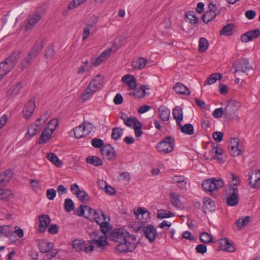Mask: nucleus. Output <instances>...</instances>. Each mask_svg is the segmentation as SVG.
Instances as JSON below:
<instances>
[{"mask_svg": "<svg viewBox=\"0 0 260 260\" xmlns=\"http://www.w3.org/2000/svg\"><path fill=\"white\" fill-rule=\"evenodd\" d=\"M11 195L9 191L0 188V200L8 201L10 199Z\"/></svg>", "mask_w": 260, "mask_h": 260, "instance_id": "6e6d98bb", "label": "nucleus"}, {"mask_svg": "<svg viewBox=\"0 0 260 260\" xmlns=\"http://www.w3.org/2000/svg\"><path fill=\"white\" fill-rule=\"evenodd\" d=\"M91 143L92 146L95 148H103L104 145V143L103 140L98 138H94L91 141Z\"/></svg>", "mask_w": 260, "mask_h": 260, "instance_id": "8fccbe9b", "label": "nucleus"}, {"mask_svg": "<svg viewBox=\"0 0 260 260\" xmlns=\"http://www.w3.org/2000/svg\"><path fill=\"white\" fill-rule=\"evenodd\" d=\"M64 210L68 212L73 211L74 209V203L70 198H67L64 201Z\"/></svg>", "mask_w": 260, "mask_h": 260, "instance_id": "09e8293b", "label": "nucleus"}, {"mask_svg": "<svg viewBox=\"0 0 260 260\" xmlns=\"http://www.w3.org/2000/svg\"><path fill=\"white\" fill-rule=\"evenodd\" d=\"M203 203L204 213H207V210H208V212H212L215 210V204L211 199L208 198H204Z\"/></svg>", "mask_w": 260, "mask_h": 260, "instance_id": "5701e85b", "label": "nucleus"}, {"mask_svg": "<svg viewBox=\"0 0 260 260\" xmlns=\"http://www.w3.org/2000/svg\"><path fill=\"white\" fill-rule=\"evenodd\" d=\"M170 202L172 205L176 208H180L182 206L179 200V196L175 192L171 193Z\"/></svg>", "mask_w": 260, "mask_h": 260, "instance_id": "72a5a7b5", "label": "nucleus"}, {"mask_svg": "<svg viewBox=\"0 0 260 260\" xmlns=\"http://www.w3.org/2000/svg\"><path fill=\"white\" fill-rule=\"evenodd\" d=\"M72 245L73 248L77 251L84 250L86 253L91 252V251L89 250L88 241L85 242L82 240H75L73 241Z\"/></svg>", "mask_w": 260, "mask_h": 260, "instance_id": "f3484780", "label": "nucleus"}, {"mask_svg": "<svg viewBox=\"0 0 260 260\" xmlns=\"http://www.w3.org/2000/svg\"><path fill=\"white\" fill-rule=\"evenodd\" d=\"M146 93V86L142 85L140 86V88L135 90L133 92H130L129 94L136 98H141L144 97Z\"/></svg>", "mask_w": 260, "mask_h": 260, "instance_id": "7c9ffc66", "label": "nucleus"}, {"mask_svg": "<svg viewBox=\"0 0 260 260\" xmlns=\"http://www.w3.org/2000/svg\"><path fill=\"white\" fill-rule=\"evenodd\" d=\"M216 16V13H212L211 11H207L202 16V19L204 23H207L213 20Z\"/></svg>", "mask_w": 260, "mask_h": 260, "instance_id": "49530a36", "label": "nucleus"}, {"mask_svg": "<svg viewBox=\"0 0 260 260\" xmlns=\"http://www.w3.org/2000/svg\"><path fill=\"white\" fill-rule=\"evenodd\" d=\"M39 220L38 230L40 233H44L51 222L50 218L48 215L42 214L39 216Z\"/></svg>", "mask_w": 260, "mask_h": 260, "instance_id": "f8f14e48", "label": "nucleus"}, {"mask_svg": "<svg viewBox=\"0 0 260 260\" xmlns=\"http://www.w3.org/2000/svg\"><path fill=\"white\" fill-rule=\"evenodd\" d=\"M250 221V218L249 216H246L244 217H241L239 218L236 221V224L239 228V230H241L243 227L247 225Z\"/></svg>", "mask_w": 260, "mask_h": 260, "instance_id": "79ce46f5", "label": "nucleus"}, {"mask_svg": "<svg viewBox=\"0 0 260 260\" xmlns=\"http://www.w3.org/2000/svg\"><path fill=\"white\" fill-rule=\"evenodd\" d=\"M230 152L233 156H237L241 153V150L239 148V146H231Z\"/></svg>", "mask_w": 260, "mask_h": 260, "instance_id": "052dcab7", "label": "nucleus"}, {"mask_svg": "<svg viewBox=\"0 0 260 260\" xmlns=\"http://www.w3.org/2000/svg\"><path fill=\"white\" fill-rule=\"evenodd\" d=\"M173 89L176 92L181 94L189 95L190 94V91L188 88L181 83H176Z\"/></svg>", "mask_w": 260, "mask_h": 260, "instance_id": "a878e982", "label": "nucleus"}, {"mask_svg": "<svg viewBox=\"0 0 260 260\" xmlns=\"http://www.w3.org/2000/svg\"><path fill=\"white\" fill-rule=\"evenodd\" d=\"M217 146H218L217 144H216V146H215V144H212V147H213L212 151H213L214 149H215V155L213 156V158L214 159H217L220 160L221 159L219 157V156H217V155H220L222 154L223 150L221 148H218Z\"/></svg>", "mask_w": 260, "mask_h": 260, "instance_id": "e2e57ef3", "label": "nucleus"}, {"mask_svg": "<svg viewBox=\"0 0 260 260\" xmlns=\"http://www.w3.org/2000/svg\"><path fill=\"white\" fill-rule=\"evenodd\" d=\"M209 47V43L205 38H201L199 40V50L200 52H204Z\"/></svg>", "mask_w": 260, "mask_h": 260, "instance_id": "c03bdc74", "label": "nucleus"}, {"mask_svg": "<svg viewBox=\"0 0 260 260\" xmlns=\"http://www.w3.org/2000/svg\"><path fill=\"white\" fill-rule=\"evenodd\" d=\"M47 158L52 164L57 167H60L62 165V162L58 157L53 153H48Z\"/></svg>", "mask_w": 260, "mask_h": 260, "instance_id": "a19ab883", "label": "nucleus"}, {"mask_svg": "<svg viewBox=\"0 0 260 260\" xmlns=\"http://www.w3.org/2000/svg\"><path fill=\"white\" fill-rule=\"evenodd\" d=\"M226 204L230 206H236L239 201L238 187L230 185L226 190Z\"/></svg>", "mask_w": 260, "mask_h": 260, "instance_id": "0eeeda50", "label": "nucleus"}, {"mask_svg": "<svg viewBox=\"0 0 260 260\" xmlns=\"http://www.w3.org/2000/svg\"><path fill=\"white\" fill-rule=\"evenodd\" d=\"M123 130L120 127H115L112 129L111 137L115 140H119L123 135Z\"/></svg>", "mask_w": 260, "mask_h": 260, "instance_id": "37998d69", "label": "nucleus"}, {"mask_svg": "<svg viewBox=\"0 0 260 260\" xmlns=\"http://www.w3.org/2000/svg\"><path fill=\"white\" fill-rule=\"evenodd\" d=\"M25 26L26 30L31 29L38 23L41 18V15L38 11H36L31 16H29Z\"/></svg>", "mask_w": 260, "mask_h": 260, "instance_id": "a211bd4d", "label": "nucleus"}, {"mask_svg": "<svg viewBox=\"0 0 260 260\" xmlns=\"http://www.w3.org/2000/svg\"><path fill=\"white\" fill-rule=\"evenodd\" d=\"M223 114L224 115V109L223 110L222 108L216 109L212 114L214 117L216 118H221Z\"/></svg>", "mask_w": 260, "mask_h": 260, "instance_id": "338daca9", "label": "nucleus"}, {"mask_svg": "<svg viewBox=\"0 0 260 260\" xmlns=\"http://www.w3.org/2000/svg\"><path fill=\"white\" fill-rule=\"evenodd\" d=\"M40 132V129L37 128V125L31 124L27 128V131L25 134V137H29V138H31Z\"/></svg>", "mask_w": 260, "mask_h": 260, "instance_id": "4c0bfd02", "label": "nucleus"}, {"mask_svg": "<svg viewBox=\"0 0 260 260\" xmlns=\"http://www.w3.org/2000/svg\"><path fill=\"white\" fill-rule=\"evenodd\" d=\"M103 77L101 75H98L92 79L88 86L91 89L92 92H96L103 86Z\"/></svg>", "mask_w": 260, "mask_h": 260, "instance_id": "ddd939ff", "label": "nucleus"}, {"mask_svg": "<svg viewBox=\"0 0 260 260\" xmlns=\"http://www.w3.org/2000/svg\"><path fill=\"white\" fill-rule=\"evenodd\" d=\"M38 246L41 253H46L50 251L53 249L54 244L45 239H42L39 240Z\"/></svg>", "mask_w": 260, "mask_h": 260, "instance_id": "2eb2a0df", "label": "nucleus"}, {"mask_svg": "<svg viewBox=\"0 0 260 260\" xmlns=\"http://www.w3.org/2000/svg\"><path fill=\"white\" fill-rule=\"evenodd\" d=\"M22 88L21 83L18 82L15 86H12L7 91L6 95L8 97L15 96L20 91Z\"/></svg>", "mask_w": 260, "mask_h": 260, "instance_id": "cd10ccee", "label": "nucleus"}, {"mask_svg": "<svg viewBox=\"0 0 260 260\" xmlns=\"http://www.w3.org/2000/svg\"><path fill=\"white\" fill-rule=\"evenodd\" d=\"M95 92H92V90L88 86L85 89L83 94L82 95V99L83 101H86L89 98L91 97Z\"/></svg>", "mask_w": 260, "mask_h": 260, "instance_id": "bf43d9fd", "label": "nucleus"}, {"mask_svg": "<svg viewBox=\"0 0 260 260\" xmlns=\"http://www.w3.org/2000/svg\"><path fill=\"white\" fill-rule=\"evenodd\" d=\"M13 172L12 170H7L0 174V185L4 186L9 182L13 176Z\"/></svg>", "mask_w": 260, "mask_h": 260, "instance_id": "412c9836", "label": "nucleus"}, {"mask_svg": "<svg viewBox=\"0 0 260 260\" xmlns=\"http://www.w3.org/2000/svg\"><path fill=\"white\" fill-rule=\"evenodd\" d=\"M133 128L135 130V136L137 138H139L141 136L142 134V124L140 122H139L136 125H134Z\"/></svg>", "mask_w": 260, "mask_h": 260, "instance_id": "0e129e2a", "label": "nucleus"}, {"mask_svg": "<svg viewBox=\"0 0 260 260\" xmlns=\"http://www.w3.org/2000/svg\"><path fill=\"white\" fill-rule=\"evenodd\" d=\"M55 54V50L53 48V44H49L47 47L45 51V56L46 58H48L53 56Z\"/></svg>", "mask_w": 260, "mask_h": 260, "instance_id": "4d7b16f0", "label": "nucleus"}, {"mask_svg": "<svg viewBox=\"0 0 260 260\" xmlns=\"http://www.w3.org/2000/svg\"><path fill=\"white\" fill-rule=\"evenodd\" d=\"M13 234V231L10 225H4L0 226V237H11Z\"/></svg>", "mask_w": 260, "mask_h": 260, "instance_id": "c85d7f7f", "label": "nucleus"}, {"mask_svg": "<svg viewBox=\"0 0 260 260\" xmlns=\"http://www.w3.org/2000/svg\"><path fill=\"white\" fill-rule=\"evenodd\" d=\"M137 232H143L145 237L150 243L153 242L157 235L155 227L152 224H147L146 226H140L136 230Z\"/></svg>", "mask_w": 260, "mask_h": 260, "instance_id": "39448f33", "label": "nucleus"}, {"mask_svg": "<svg viewBox=\"0 0 260 260\" xmlns=\"http://www.w3.org/2000/svg\"><path fill=\"white\" fill-rule=\"evenodd\" d=\"M224 184V182L221 178H212L205 180L202 185L205 191L212 193L213 191L220 189Z\"/></svg>", "mask_w": 260, "mask_h": 260, "instance_id": "7ed1b4c3", "label": "nucleus"}, {"mask_svg": "<svg viewBox=\"0 0 260 260\" xmlns=\"http://www.w3.org/2000/svg\"><path fill=\"white\" fill-rule=\"evenodd\" d=\"M135 214L137 218L142 223H146L150 219V213L145 208L139 207L135 211Z\"/></svg>", "mask_w": 260, "mask_h": 260, "instance_id": "9b49d317", "label": "nucleus"}, {"mask_svg": "<svg viewBox=\"0 0 260 260\" xmlns=\"http://www.w3.org/2000/svg\"><path fill=\"white\" fill-rule=\"evenodd\" d=\"M175 214L166 209L158 210L157 212V217L162 219L166 218H169L174 216Z\"/></svg>", "mask_w": 260, "mask_h": 260, "instance_id": "e433bc0d", "label": "nucleus"}, {"mask_svg": "<svg viewBox=\"0 0 260 260\" xmlns=\"http://www.w3.org/2000/svg\"><path fill=\"white\" fill-rule=\"evenodd\" d=\"M172 113L174 119L176 120L177 124H179L183 119L182 108L179 106L176 107L173 109Z\"/></svg>", "mask_w": 260, "mask_h": 260, "instance_id": "c756f323", "label": "nucleus"}, {"mask_svg": "<svg viewBox=\"0 0 260 260\" xmlns=\"http://www.w3.org/2000/svg\"><path fill=\"white\" fill-rule=\"evenodd\" d=\"M86 1L87 0H73L69 3L68 9L73 10L75 9Z\"/></svg>", "mask_w": 260, "mask_h": 260, "instance_id": "603ef678", "label": "nucleus"}, {"mask_svg": "<svg viewBox=\"0 0 260 260\" xmlns=\"http://www.w3.org/2000/svg\"><path fill=\"white\" fill-rule=\"evenodd\" d=\"M247 34L248 35L250 40L252 41L260 36V29H255L252 30H249L247 32Z\"/></svg>", "mask_w": 260, "mask_h": 260, "instance_id": "13d9d810", "label": "nucleus"}, {"mask_svg": "<svg viewBox=\"0 0 260 260\" xmlns=\"http://www.w3.org/2000/svg\"><path fill=\"white\" fill-rule=\"evenodd\" d=\"M175 143V139L171 136H168L157 144L156 149L160 152L169 153L174 150Z\"/></svg>", "mask_w": 260, "mask_h": 260, "instance_id": "20e7f679", "label": "nucleus"}, {"mask_svg": "<svg viewBox=\"0 0 260 260\" xmlns=\"http://www.w3.org/2000/svg\"><path fill=\"white\" fill-rule=\"evenodd\" d=\"M122 81L127 84L129 87L132 89H135L136 87L137 84L136 78L134 76H131L129 74L124 75L122 78Z\"/></svg>", "mask_w": 260, "mask_h": 260, "instance_id": "4be33fe9", "label": "nucleus"}, {"mask_svg": "<svg viewBox=\"0 0 260 260\" xmlns=\"http://www.w3.org/2000/svg\"><path fill=\"white\" fill-rule=\"evenodd\" d=\"M50 139V138L45 134V132L42 131L38 143L40 145L44 144L49 141Z\"/></svg>", "mask_w": 260, "mask_h": 260, "instance_id": "680f3d73", "label": "nucleus"}, {"mask_svg": "<svg viewBox=\"0 0 260 260\" xmlns=\"http://www.w3.org/2000/svg\"><path fill=\"white\" fill-rule=\"evenodd\" d=\"M147 62L146 58L140 57L132 62V67L135 70H141L144 68Z\"/></svg>", "mask_w": 260, "mask_h": 260, "instance_id": "b1692460", "label": "nucleus"}, {"mask_svg": "<svg viewBox=\"0 0 260 260\" xmlns=\"http://www.w3.org/2000/svg\"><path fill=\"white\" fill-rule=\"evenodd\" d=\"M233 68L234 70V73L239 72L247 73L250 70H252V67L248 60L245 58H242L238 61L235 62L233 64Z\"/></svg>", "mask_w": 260, "mask_h": 260, "instance_id": "423d86ee", "label": "nucleus"}, {"mask_svg": "<svg viewBox=\"0 0 260 260\" xmlns=\"http://www.w3.org/2000/svg\"><path fill=\"white\" fill-rule=\"evenodd\" d=\"M221 248L228 252H233L235 250L234 244L228 238H224L220 240Z\"/></svg>", "mask_w": 260, "mask_h": 260, "instance_id": "6ab92c4d", "label": "nucleus"}, {"mask_svg": "<svg viewBox=\"0 0 260 260\" xmlns=\"http://www.w3.org/2000/svg\"><path fill=\"white\" fill-rule=\"evenodd\" d=\"M241 107L240 103L235 100H230L224 108V117L226 118H233Z\"/></svg>", "mask_w": 260, "mask_h": 260, "instance_id": "6e6552de", "label": "nucleus"}, {"mask_svg": "<svg viewBox=\"0 0 260 260\" xmlns=\"http://www.w3.org/2000/svg\"><path fill=\"white\" fill-rule=\"evenodd\" d=\"M47 42L46 39L37 40L30 52V55L36 57L44 47Z\"/></svg>", "mask_w": 260, "mask_h": 260, "instance_id": "dca6fc26", "label": "nucleus"}, {"mask_svg": "<svg viewBox=\"0 0 260 260\" xmlns=\"http://www.w3.org/2000/svg\"><path fill=\"white\" fill-rule=\"evenodd\" d=\"M234 26L232 23L226 24L221 29L220 34L225 36L232 35L234 31Z\"/></svg>", "mask_w": 260, "mask_h": 260, "instance_id": "2f4dec72", "label": "nucleus"}, {"mask_svg": "<svg viewBox=\"0 0 260 260\" xmlns=\"http://www.w3.org/2000/svg\"><path fill=\"white\" fill-rule=\"evenodd\" d=\"M249 183L253 188L260 187V170H257L254 174L249 176Z\"/></svg>", "mask_w": 260, "mask_h": 260, "instance_id": "aec40b11", "label": "nucleus"}, {"mask_svg": "<svg viewBox=\"0 0 260 260\" xmlns=\"http://www.w3.org/2000/svg\"><path fill=\"white\" fill-rule=\"evenodd\" d=\"M2 21L4 24H7L8 26H14L16 24L17 19L15 16L8 13L3 16Z\"/></svg>", "mask_w": 260, "mask_h": 260, "instance_id": "393cba45", "label": "nucleus"}, {"mask_svg": "<svg viewBox=\"0 0 260 260\" xmlns=\"http://www.w3.org/2000/svg\"><path fill=\"white\" fill-rule=\"evenodd\" d=\"M86 161L87 163L90 164L96 167L103 165L102 160L96 156H89L86 158Z\"/></svg>", "mask_w": 260, "mask_h": 260, "instance_id": "c9c22d12", "label": "nucleus"}, {"mask_svg": "<svg viewBox=\"0 0 260 260\" xmlns=\"http://www.w3.org/2000/svg\"><path fill=\"white\" fill-rule=\"evenodd\" d=\"M36 108V104L35 101L29 100L25 105L23 110L22 111L23 116L27 119L29 118Z\"/></svg>", "mask_w": 260, "mask_h": 260, "instance_id": "4468645a", "label": "nucleus"}, {"mask_svg": "<svg viewBox=\"0 0 260 260\" xmlns=\"http://www.w3.org/2000/svg\"><path fill=\"white\" fill-rule=\"evenodd\" d=\"M36 57H34L32 55H30V52L28 54V55L24 58L23 61L21 62L20 66L21 69H23L25 68H27L30 63L32 60Z\"/></svg>", "mask_w": 260, "mask_h": 260, "instance_id": "3c124183", "label": "nucleus"}, {"mask_svg": "<svg viewBox=\"0 0 260 260\" xmlns=\"http://www.w3.org/2000/svg\"><path fill=\"white\" fill-rule=\"evenodd\" d=\"M19 51L15 52L0 62V79L7 75L16 65L20 58Z\"/></svg>", "mask_w": 260, "mask_h": 260, "instance_id": "f03ea898", "label": "nucleus"}, {"mask_svg": "<svg viewBox=\"0 0 260 260\" xmlns=\"http://www.w3.org/2000/svg\"><path fill=\"white\" fill-rule=\"evenodd\" d=\"M98 21V17L95 15H93L90 17V18L86 23L85 26L91 29L97 24Z\"/></svg>", "mask_w": 260, "mask_h": 260, "instance_id": "de8ad7c7", "label": "nucleus"}, {"mask_svg": "<svg viewBox=\"0 0 260 260\" xmlns=\"http://www.w3.org/2000/svg\"><path fill=\"white\" fill-rule=\"evenodd\" d=\"M90 125V123L86 125L83 123L74 128L73 131L75 137L79 139L89 135L90 133V129H89L88 126Z\"/></svg>", "mask_w": 260, "mask_h": 260, "instance_id": "1a4fd4ad", "label": "nucleus"}, {"mask_svg": "<svg viewBox=\"0 0 260 260\" xmlns=\"http://www.w3.org/2000/svg\"><path fill=\"white\" fill-rule=\"evenodd\" d=\"M180 127V131L182 133L185 134L187 135H191L194 133L193 126L190 123L185 124L182 125L180 123L178 124Z\"/></svg>", "mask_w": 260, "mask_h": 260, "instance_id": "f704fd0d", "label": "nucleus"}, {"mask_svg": "<svg viewBox=\"0 0 260 260\" xmlns=\"http://www.w3.org/2000/svg\"><path fill=\"white\" fill-rule=\"evenodd\" d=\"M56 195V191L53 188L48 189L46 191L47 198L50 200H53Z\"/></svg>", "mask_w": 260, "mask_h": 260, "instance_id": "69168bd1", "label": "nucleus"}, {"mask_svg": "<svg viewBox=\"0 0 260 260\" xmlns=\"http://www.w3.org/2000/svg\"><path fill=\"white\" fill-rule=\"evenodd\" d=\"M200 239L202 243L206 244L214 242L211 236L207 232L200 234Z\"/></svg>", "mask_w": 260, "mask_h": 260, "instance_id": "a18cd8bd", "label": "nucleus"}, {"mask_svg": "<svg viewBox=\"0 0 260 260\" xmlns=\"http://www.w3.org/2000/svg\"><path fill=\"white\" fill-rule=\"evenodd\" d=\"M140 122L139 120L136 117H128L126 119V120H124V123L128 127H132L136 125L138 122Z\"/></svg>", "mask_w": 260, "mask_h": 260, "instance_id": "864d4df0", "label": "nucleus"}, {"mask_svg": "<svg viewBox=\"0 0 260 260\" xmlns=\"http://www.w3.org/2000/svg\"><path fill=\"white\" fill-rule=\"evenodd\" d=\"M217 80V74L214 73L210 75L204 82V85H211L216 82Z\"/></svg>", "mask_w": 260, "mask_h": 260, "instance_id": "5fc2aeb1", "label": "nucleus"}, {"mask_svg": "<svg viewBox=\"0 0 260 260\" xmlns=\"http://www.w3.org/2000/svg\"><path fill=\"white\" fill-rule=\"evenodd\" d=\"M101 153L109 160L114 159L116 156L114 148L110 144H106L101 148Z\"/></svg>", "mask_w": 260, "mask_h": 260, "instance_id": "9d476101", "label": "nucleus"}, {"mask_svg": "<svg viewBox=\"0 0 260 260\" xmlns=\"http://www.w3.org/2000/svg\"><path fill=\"white\" fill-rule=\"evenodd\" d=\"M185 19L192 24L198 23L199 19L194 11H189L185 13Z\"/></svg>", "mask_w": 260, "mask_h": 260, "instance_id": "473e14b6", "label": "nucleus"}, {"mask_svg": "<svg viewBox=\"0 0 260 260\" xmlns=\"http://www.w3.org/2000/svg\"><path fill=\"white\" fill-rule=\"evenodd\" d=\"M109 218L108 221H101L100 223H98L101 228V232L104 234V236H106V234L112 230V227L109 223Z\"/></svg>", "mask_w": 260, "mask_h": 260, "instance_id": "ea45409f", "label": "nucleus"}, {"mask_svg": "<svg viewBox=\"0 0 260 260\" xmlns=\"http://www.w3.org/2000/svg\"><path fill=\"white\" fill-rule=\"evenodd\" d=\"M158 111L160 118L164 121H168L170 115V110L165 106H160Z\"/></svg>", "mask_w": 260, "mask_h": 260, "instance_id": "bb28decb", "label": "nucleus"}, {"mask_svg": "<svg viewBox=\"0 0 260 260\" xmlns=\"http://www.w3.org/2000/svg\"><path fill=\"white\" fill-rule=\"evenodd\" d=\"M223 134L220 132H215L212 134L213 139L218 143L221 142L223 139Z\"/></svg>", "mask_w": 260, "mask_h": 260, "instance_id": "774afa93", "label": "nucleus"}, {"mask_svg": "<svg viewBox=\"0 0 260 260\" xmlns=\"http://www.w3.org/2000/svg\"><path fill=\"white\" fill-rule=\"evenodd\" d=\"M74 193L81 201L84 203L88 202L89 201L90 197L88 194L84 190H78Z\"/></svg>", "mask_w": 260, "mask_h": 260, "instance_id": "58836bf2", "label": "nucleus"}, {"mask_svg": "<svg viewBox=\"0 0 260 260\" xmlns=\"http://www.w3.org/2000/svg\"><path fill=\"white\" fill-rule=\"evenodd\" d=\"M109 240L118 242L115 249L120 253L133 252L134 251L139 242H136V237L120 229H114L107 237L100 236L98 239L88 241L89 250L92 252L94 249L93 244L98 247L102 248L108 245L107 239Z\"/></svg>", "mask_w": 260, "mask_h": 260, "instance_id": "f257e3e1", "label": "nucleus"}]
</instances>
